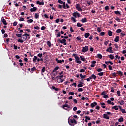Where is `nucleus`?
I'll return each mask as SVG.
<instances>
[{"label": "nucleus", "instance_id": "63", "mask_svg": "<svg viewBox=\"0 0 126 126\" xmlns=\"http://www.w3.org/2000/svg\"><path fill=\"white\" fill-rule=\"evenodd\" d=\"M58 3H60V4H63V1L61 0H59L58 1Z\"/></svg>", "mask_w": 126, "mask_h": 126}, {"label": "nucleus", "instance_id": "7", "mask_svg": "<svg viewBox=\"0 0 126 126\" xmlns=\"http://www.w3.org/2000/svg\"><path fill=\"white\" fill-rule=\"evenodd\" d=\"M113 49V47L111 46H110L108 48L106 49V52H109L110 54H113L114 51L112 50Z\"/></svg>", "mask_w": 126, "mask_h": 126}, {"label": "nucleus", "instance_id": "45", "mask_svg": "<svg viewBox=\"0 0 126 126\" xmlns=\"http://www.w3.org/2000/svg\"><path fill=\"white\" fill-rule=\"evenodd\" d=\"M16 37H19V38H21V37H22V34H19L18 33L16 34Z\"/></svg>", "mask_w": 126, "mask_h": 126}, {"label": "nucleus", "instance_id": "42", "mask_svg": "<svg viewBox=\"0 0 126 126\" xmlns=\"http://www.w3.org/2000/svg\"><path fill=\"white\" fill-rule=\"evenodd\" d=\"M33 21H34L33 20V19H32L27 20V22L30 23H32V22H33Z\"/></svg>", "mask_w": 126, "mask_h": 126}, {"label": "nucleus", "instance_id": "20", "mask_svg": "<svg viewBox=\"0 0 126 126\" xmlns=\"http://www.w3.org/2000/svg\"><path fill=\"white\" fill-rule=\"evenodd\" d=\"M89 36H90V33H89V32L86 33H85V34H84V37H85V38H86V39H87V38H88V37H89Z\"/></svg>", "mask_w": 126, "mask_h": 126}, {"label": "nucleus", "instance_id": "25", "mask_svg": "<svg viewBox=\"0 0 126 126\" xmlns=\"http://www.w3.org/2000/svg\"><path fill=\"white\" fill-rule=\"evenodd\" d=\"M81 21L83 23H85V22H87V19L86 18H83L82 19Z\"/></svg>", "mask_w": 126, "mask_h": 126}, {"label": "nucleus", "instance_id": "55", "mask_svg": "<svg viewBox=\"0 0 126 126\" xmlns=\"http://www.w3.org/2000/svg\"><path fill=\"white\" fill-rule=\"evenodd\" d=\"M97 72H101L103 71V69L102 68H99L97 70Z\"/></svg>", "mask_w": 126, "mask_h": 126}, {"label": "nucleus", "instance_id": "1", "mask_svg": "<svg viewBox=\"0 0 126 126\" xmlns=\"http://www.w3.org/2000/svg\"><path fill=\"white\" fill-rule=\"evenodd\" d=\"M70 118H71V117H69L68 119L69 125H70V126H74L75 125H77V121L75 119H74V118L72 119H70Z\"/></svg>", "mask_w": 126, "mask_h": 126}, {"label": "nucleus", "instance_id": "18", "mask_svg": "<svg viewBox=\"0 0 126 126\" xmlns=\"http://www.w3.org/2000/svg\"><path fill=\"white\" fill-rule=\"evenodd\" d=\"M51 89H53V90H55V91H59V90L60 89H59L58 88H56L55 86H52L51 87Z\"/></svg>", "mask_w": 126, "mask_h": 126}, {"label": "nucleus", "instance_id": "46", "mask_svg": "<svg viewBox=\"0 0 126 126\" xmlns=\"http://www.w3.org/2000/svg\"><path fill=\"white\" fill-rule=\"evenodd\" d=\"M63 8H64V9H65L66 8V6H65V2H64L63 3Z\"/></svg>", "mask_w": 126, "mask_h": 126}, {"label": "nucleus", "instance_id": "2", "mask_svg": "<svg viewBox=\"0 0 126 126\" xmlns=\"http://www.w3.org/2000/svg\"><path fill=\"white\" fill-rule=\"evenodd\" d=\"M27 37L28 40L30 39V34L25 33L22 36L21 39H23V41H26V40H27Z\"/></svg>", "mask_w": 126, "mask_h": 126}, {"label": "nucleus", "instance_id": "22", "mask_svg": "<svg viewBox=\"0 0 126 126\" xmlns=\"http://www.w3.org/2000/svg\"><path fill=\"white\" fill-rule=\"evenodd\" d=\"M117 72L118 75H120V76H123V75H124V74H123V73L121 71H117Z\"/></svg>", "mask_w": 126, "mask_h": 126}, {"label": "nucleus", "instance_id": "17", "mask_svg": "<svg viewBox=\"0 0 126 126\" xmlns=\"http://www.w3.org/2000/svg\"><path fill=\"white\" fill-rule=\"evenodd\" d=\"M103 118L106 119V120H109L110 119V117L108 116V114H103Z\"/></svg>", "mask_w": 126, "mask_h": 126}, {"label": "nucleus", "instance_id": "13", "mask_svg": "<svg viewBox=\"0 0 126 126\" xmlns=\"http://www.w3.org/2000/svg\"><path fill=\"white\" fill-rule=\"evenodd\" d=\"M91 79H94V80H95V79L97 78V76L95 75L92 74L90 76Z\"/></svg>", "mask_w": 126, "mask_h": 126}, {"label": "nucleus", "instance_id": "57", "mask_svg": "<svg viewBox=\"0 0 126 126\" xmlns=\"http://www.w3.org/2000/svg\"><path fill=\"white\" fill-rule=\"evenodd\" d=\"M115 20H116V21H117L118 22H120L121 21H120V18L119 17H116L115 18Z\"/></svg>", "mask_w": 126, "mask_h": 126}, {"label": "nucleus", "instance_id": "49", "mask_svg": "<svg viewBox=\"0 0 126 126\" xmlns=\"http://www.w3.org/2000/svg\"><path fill=\"white\" fill-rule=\"evenodd\" d=\"M98 74L99 76H103V75H104V72H100V73H98Z\"/></svg>", "mask_w": 126, "mask_h": 126}, {"label": "nucleus", "instance_id": "9", "mask_svg": "<svg viewBox=\"0 0 126 126\" xmlns=\"http://www.w3.org/2000/svg\"><path fill=\"white\" fill-rule=\"evenodd\" d=\"M55 61L57 62V63H64V60H59L58 58L55 59Z\"/></svg>", "mask_w": 126, "mask_h": 126}, {"label": "nucleus", "instance_id": "15", "mask_svg": "<svg viewBox=\"0 0 126 126\" xmlns=\"http://www.w3.org/2000/svg\"><path fill=\"white\" fill-rule=\"evenodd\" d=\"M36 10H37V8L36 7H33V8H31L30 9V11H31V12H35Z\"/></svg>", "mask_w": 126, "mask_h": 126}, {"label": "nucleus", "instance_id": "39", "mask_svg": "<svg viewBox=\"0 0 126 126\" xmlns=\"http://www.w3.org/2000/svg\"><path fill=\"white\" fill-rule=\"evenodd\" d=\"M97 57L99 59H102V58H103V56H102L101 54H98Z\"/></svg>", "mask_w": 126, "mask_h": 126}, {"label": "nucleus", "instance_id": "29", "mask_svg": "<svg viewBox=\"0 0 126 126\" xmlns=\"http://www.w3.org/2000/svg\"><path fill=\"white\" fill-rule=\"evenodd\" d=\"M100 105L102 106V108H103V109H105V108H106V106H105L106 104L105 103L102 102L100 103Z\"/></svg>", "mask_w": 126, "mask_h": 126}, {"label": "nucleus", "instance_id": "53", "mask_svg": "<svg viewBox=\"0 0 126 126\" xmlns=\"http://www.w3.org/2000/svg\"><path fill=\"white\" fill-rule=\"evenodd\" d=\"M36 70V67H33L31 69V71L32 72H33V71H35Z\"/></svg>", "mask_w": 126, "mask_h": 126}, {"label": "nucleus", "instance_id": "19", "mask_svg": "<svg viewBox=\"0 0 126 126\" xmlns=\"http://www.w3.org/2000/svg\"><path fill=\"white\" fill-rule=\"evenodd\" d=\"M55 35L56 36V38H59V37H61V32H55Z\"/></svg>", "mask_w": 126, "mask_h": 126}, {"label": "nucleus", "instance_id": "51", "mask_svg": "<svg viewBox=\"0 0 126 126\" xmlns=\"http://www.w3.org/2000/svg\"><path fill=\"white\" fill-rule=\"evenodd\" d=\"M78 91L79 92H82V91H83V89L80 88L78 89Z\"/></svg>", "mask_w": 126, "mask_h": 126}, {"label": "nucleus", "instance_id": "11", "mask_svg": "<svg viewBox=\"0 0 126 126\" xmlns=\"http://www.w3.org/2000/svg\"><path fill=\"white\" fill-rule=\"evenodd\" d=\"M58 41L61 43V44H63V43H65V42H66V40L65 39H62L61 40V38L58 39Z\"/></svg>", "mask_w": 126, "mask_h": 126}, {"label": "nucleus", "instance_id": "54", "mask_svg": "<svg viewBox=\"0 0 126 126\" xmlns=\"http://www.w3.org/2000/svg\"><path fill=\"white\" fill-rule=\"evenodd\" d=\"M121 91H117V94L118 96H121Z\"/></svg>", "mask_w": 126, "mask_h": 126}, {"label": "nucleus", "instance_id": "31", "mask_svg": "<svg viewBox=\"0 0 126 126\" xmlns=\"http://www.w3.org/2000/svg\"><path fill=\"white\" fill-rule=\"evenodd\" d=\"M80 76L81 78H82V79H84V78H85V77H86V75H82V74H80Z\"/></svg>", "mask_w": 126, "mask_h": 126}, {"label": "nucleus", "instance_id": "38", "mask_svg": "<svg viewBox=\"0 0 126 126\" xmlns=\"http://www.w3.org/2000/svg\"><path fill=\"white\" fill-rule=\"evenodd\" d=\"M76 40L80 41V42H83V40H81V37H77L76 38Z\"/></svg>", "mask_w": 126, "mask_h": 126}, {"label": "nucleus", "instance_id": "26", "mask_svg": "<svg viewBox=\"0 0 126 126\" xmlns=\"http://www.w3.org/2000/svg\"><path fill=\"white\" fill-rule=\"evenodd\" d=\"M60 69V67L59 66H57L54 69V70L52 71V72H55L57 71L58 69Z\"/></svg>", "mask_w": 126, "mask_h": 126}, {"label": "nucleus", "instance_id": "50", "mask_svg": "<svg viewBox=\"0 0 126 126\" xmlns=\"http://www.w3.org/2000/svg\"><path fill=\"white\" fill-rule=\"evenodd\" d=\"M38 57H39V58H42L43 57V54L42 53H39L37 55Z\"/></svg>", "mask_w": 126, "mask_h": 126}, {"label": "nucleus", "instance_id": "24", "mask_svg": "<svg viewBox=\"0 0 126 126\" xmlns=\"http://www.w3.org/2000/svg\"><path fill=\"white\" fill-rule=\"evenodd\" d=\"M121 32H122V30L121 29H118L116 31V33H117V34L121 33Z\"/></svg>", "mask_w": 126, "mask_h": 126}, {"label": "nucleus", "instance_id": "27", "mask_svg": "<svg viewBox=\"0 0 126 126\" xmlns=\"http://www.w3.org/2000/svg\"><path fill=\"white\" fill-rule=\"evenodd\" d=\"M119 38L120 37L119 36H116V37L114 39V42H116V43H117V42H119Z\"/></svg>", "mask_w": 126, "mask_h": 126}, {"label": "nucleus", "instance_id": "33", "mask_svg": "<svg viewBox=\"0 0 126 126\" xmlns=\"http://www.w3.org/2000/svg\"><path fill=\"white\" fill-rule=\"evenodd\" d=\"M118 103L120 104V105H124L125 104V101L124 100L119 101Z\"/></svg>", "mask_w": 126, "mask_h": 126}, {"label": "nucleus", "instance_id": "4", "mask_svg": "<svg viewBox=\"0 0 126 126\" xmlns=\"http://www.w3.org/2000/svg\"><path fill=\"white\" fill-rule=\"evenodd\" d=\"M75 62L76 63H78L79 64H81L82 62L81 61H80V57H78V56H75Z\"/></svg>", "mask_w": 126, "mask_h": 126}, {"label": "nucleus", "instance_id": "30", "mask_svg": "<svg viewBox=\"0 0 126 126\" xmlns=\"http://www.w3.org/2000/svg\"><path fill=\"white\" fill-rule=\"evenodd\" d=\"M118 122H119V123H122V122H124V118L123 117H121L118 119Z\"/></svg>", "mask_w": 126, "mask_h": 126}, {"label": "nucleus", "instance_id": "28", "mask_svg": "<svg viewBox=\"0 0 126 126\" xmlns=\"http://www.w3.org/2000/svg\"><path fill=\"white\" fill-rule=\"evenodd\" d=\"M112 109H114L115 111H118V110H119V108H118V106L117 105L112 107Z\"/></svg>", "mask_w": 126, "mask_h": 126}, {"label": "nucleus", "instance_id": "32", "mask_svg": "<svg viewBox=\"0 0 126 126\" xmlns=\"http://www.w3.org/2000/svg\"><path fill=\"white\" fill-rule=\"evenodd\" d=\"M109 58L110 59H111V60H114L115 59V56H114V55H113L112 54H110L109 55Z\"/></svg>", "mask_w": 126, "mask_h": 126}, {"label": "nucleus", "instance_id": "59", "mask_svg": "<svg viewBox=\"0 0 126 126\" xmlns=\"http://www.w3.org/2000/svg\"><path fill=\"white\" fill-rule=\"evenodd\" d=\"M18 43H23V40L19 39H18Z\"/></svg>", "mask_w": 126, "mask_h": 126}, {"label": "nucleus", "instance_id": "52", "mask_svg": "<svg viewBox=\"0 0 126 126\" xmlns=\"http://www.w3.org/2000/svg\"><path fill=\"white\" fill-rule=\"evenodd\" d=\"M47 45L48 47H51V42L50 41H48L47 42Z\"/></svg>", "mask_w": 126, "mask_h": 126}, {"label": "nucleus", "instance_id": "5", "mask_svg": "<svg viewBox=\"0 0 126 126\" xmlns=\"http://www.w3.org/2000/svg\"><path fill=\"white\" fill-rule=\"evenodd\" d=\"M72 15L73 16H74V17H75V18H76V17H80V14H79V13L77 12H75L74 13H72Z\"/></svg>", "mask_w": 126, "mask_h": 126}, {"label": "nucleus", "instance_id": "61", "mask_svg": "<svg viewBox=\"0 0 126 126\" xmlns=\"http://www.w3.org/2000/svg\"><path fill=\"white\" fill-rule=\"evenodd\" d=\"M97 31H98V32H101V31H102V30H101V28L98 27V28H97Z\"/></svg>", "mask_w": 126, "mask_h": 126}, {"label": "nucleus", "instance_id": "37", "mask_svg": "<svg viewBox=\"0 0 126 126\" xmlns=\"http://www.w3.org/2000/svg\"><path fill=\"white\" fill-rule=\"evenodd\" d=\"M101 122V118H98L97 120L96 121V124H100Z\"/></svg>", "mask_w": 126, "mask_h": 126}, {"label": "nucleus", "instance_id": "12", "mask_svg": "<svg viewBox=\"0 0 126 126\" xmlns=\"http://www.w3.org/2000/svg\"><path fill=\"white\" fill-rule=\"evenodd\" d=\"M1 21V22H2V23L4 24V25H7V22H6V20L5 19L3 18V17H2Z\"/></svg>", "mask_w": 126, "mask_h": 126}, {"label": "nucleus", "instance_id": "10", "mask_svg": "<svg viewBox=\"0 0 126 126\" xmlns=\"http://www.w3.org/2000/svg\"><path fill=\"white\" fill-rule=\"evenodd\" d=\"M97 105H98V103H97V102H94L91 103L90 106H91V108H94V107H96V106H97Z\"/></svg>", "mask_w": 126, "mask_h": 126}, {"label": "nucleus", "instance_id": "41", "mask_svg": "<svg viewBox=\"0 0 126 126\" xmlns=\"http://www.w3.org/2000/svg\"><path fill=\"white\" fill-rule=\"evenodd\" d=\"M45 70H46V67H44L42 69H41V73H44L45 72Z\"/></svg>", "mask_w": 126, "mask_h": 126}, {"label": "nucleus", "instance_id": "14", "mask_svg": "<svg viewBox=\"0 0 126 126\" xmlns=\"http://www.w3.org/2000/svg\"><path fill=\"white\" fill-rule=\"evenodd\" d=\"M105 64H107V65H109V64L111 65H113V64H114V63H113L112 61H105Z\"/></svg>", "mask_w": 126, "mask_h": 126}, {"label": "nucleus", "instance_id": "3", "mask_svg": "<svg viewBox=\"0 0 126 126\" xmlns=\"http://www.w3.org/2000/svg\"><path fill=\"white\" fill-rule=\"evenodd\" d=\"M62 108L63 109H64V110H66L67 111H68V110H67V109H70V110H71L72 109V107L69 106V105L68 104H64L63 105ZM65 108H67V109Z\"/></svg>", "mask_w": 126, "mask_h": 126}, {"label": "nucleus", "instance_id": "47", "mask_svg": "<svg viewBox=\"0 0 126 126\" xmlns=\"http://www.w3.org/2000/svg\"><path fill=\"white\" fill-rule=\"evenodd\" d=\"M91 63H92V64H94V65L96 64V63H97V62L96 61H92Z\"/></svg>", "mask_w": 126, "mask_h": 126}, {"label": "nucleus", "instance_id": "60", "mask_svg": "<svg viewBox=\"0 0 126 126\" xmlns=\"http://www.w3.org/2000/svg\"><path fill=\"white\" fill-rule=\"evenodd\" d=\"M85 119H86V120H88V121H90V117H89L87 116H85Z\"/></svg>", "mask_w": 126, "mask_h": 126}, {"label": "nucleus", "instance_id": "6", "mask_svg": "<svg viewBox=\"0 0 126 126\" xmlns=\"http://www.w3.org/2000/svg\"><path fill=\"white\" fill-rule=\"evenodd\" d=\"M76 8L77 9L78 11L82 12V9H81V7H80V5L79 4H76Z\"/></svg>", "mask_w": 126, "mask_h": 126}, {"label": "nucleus", "instance_id": "58", "mask_svg": "<svg viewBox=\"0 0 126 126\" xmlns=\"http://www.w3.org/2000/svg\"><path fill=\"white\" fill-rule=\"evenodd\" d=\"M108 68L109 70H113V68L112 67V66L111 65H108Z\"/></svg>", "mask_w": 126, "mask_h": 126}, {"label": "nucleus", "instance_id": "35", "mask_svg": "<svg viewBox=\"0 0 126 126\" xmlns=\"http://www.w3.org/2000/svg\"><path fill=\"white\" fill-rule=\"evenodd\" d=\"M111 76H113L114 77H116L117 76V73L114 72L111 74Z\"/></svg>", "mask_w": 126, "mask_h": 126}, {"label": "nucleus", "instance_id": "48", "mask_svg": "<svg viewBox=\"0 0 126 126\" xmlns=\"http://www.w3.org/2000/svg\"><path fill=\"white\" fill-rule=\"evenodd\" d=\"M114 13L115 14H119L120 15H121V13H120V11H115L114 12Z\"/></svg>", "mask_w": 126, "mask_h": 126}, {"label": "nucleus", "instance_id": "34", "mask_svg": "<svg viewBox=\"0 0 126 126\" xmlns=\"http://www.w3.org/2000/svg\"><path fill=\"white\" fill-rule=\"evenodd\" d=\"M77 27H81L82 26H83V24H81L80 23H77Z\"/></svg>", "mask_w": 126, "mask_h": 126}, {"label": "nucleus", "instance_id": "62", "mask_svg": "<svg viewBox=\"0 0 126 126\" xmlns=\"http://www.w3.org/2000/svg\"><path fill=\"white\" fill-rule=\"evenodd\" d=\"M83 85L81 84H79L78 85H77V87H83Z\"/></svg>", "mask_w": 126, "mask_h": 126}, {"label": "nucleus", "instance_id": "43", "mask_svg": "<svg viewBox=\"0 0 126 126\" xmlns=\"http://www.w3.org/2000/svg\"><path fill=\"white\" fill-rule=\"evenodd\" d=\"M37 57L36 56H34V58H33V62H36V61L37 60Z\"/></svg>", "mask_w": 126, "mask_h": 126}, {"label": "nucleus", "instance_id": "21", "mask_svg": "<svg viewBox=\"0 0 126 126\" xmlns=\"http://www.w3.org/2000/svg\"><path fill=\"white\" fill-rule=\"evenodd\" d=\"M108 35L109 36V37H112V36H113V32H111V30H109L108 31Z\"/></svg>", "mask_w": 126, "mask_h": 126}, {"label": "nucleus", "instance_id": "36", "mask_svg": "<svg viewBox=\"0 0 126 126\" xmlns=\"http://www.w3.org/2000/svg\"><path fill=\"white\" fill-rule=\"evenodd\" d=\"M71 20H72L73 22H76V19L73 17H71Z\"/></svg>", "mask_w": 126, "mask_h": 126}, {"label": "nucleus", "instance_id": "16", "mask_svg": "<svg viewBox=\"0 0 126 126\" xmlns=\"http://www.w3.org/2000/svg\"><path fill=\"white\" fill-rule=\"evenodd\" d=\"M36 3L39 5H44V4H45L43 0H42L41 2H40V1H37Z\"/></svg>", "mask_w": 126, "mask_h": 126}, {"label": "nucleus", "instance_id": "56", "mask_svg": "<svg viewBox=\"0 0 126 126\" xmlns=\"http://www.w3.org/2000/svg\"><path fill=\"white\" fill-rule=\"evenodd\" d=\"M17 23H18L17 22L15 21V22L13 23V26H16V25H17Z\"/></svg>", "mask_w": 126, "mask_h": 126}, {"label": "nucleus", "instance_id": "8", "mask_svg": "<svg viewBox=\"0 0 126 126\" xmlns=\"http://www.w3.org/2000/svg\"><path fill=\"white\" fill-rule=\"evenodd\" d=\"M88 51V46H85L82 47V53H86Z\"/></svg>", "mask_w": 126, "mask_h": 126}, {"label": "nucleus", "instance_id": "23", "mask_svg": "<svg viewBox=\"0 0 126 126\" xmlns=\"http://www.w3.org/2000/svg\"><path fill=\"white\" fill-rule=\"evenodd\" d=\"M80 59L81 60V61H82V62H84L85 61V58L84 57V56H80Z\"/></svg>", "mask_w": 126, "mask_h": 126}, {"label": "nucleus", "instance_id": "64", "mask_svg": "<svg viewBox=\"0 0 126 126\" xmlns=\"http://www.w3.org/2000/svg\"><path fill=\"white\" fill-rule=\"evenodd\" d=\"M105 9L106 10H109V9H110L109 8V6H105Z\"/></svg>", "mask_w": 126, "mask_h": 126}, {"label": "nucleus", "instance_id": "40", "mask_svg": "<svg viewBox=\"0 0 126 126\" xmlns=\"http://www.w3.org/2000/svg\"><path fill=\"white\" fill-rule=\"evenodd\" d=\"M39 14L35 13V18L36 19H37V18H39Z\"/></svg>", "mask_w": 126, "mask_h": 126}, {"label": "nucleus", "instance_id": "44", "mask_svg": "<svg viewBox=\"0 0 126 126\" xmlns=\"http://www.w3.org/2000/svg\"><path fill=\"white\" fill-rule=\"evenodd\" d=\"M107 94V93H106V92L103 91L101 93V95L102 96H105V95H106Z\"/></svg>", "mask_w": 126, "mask_h": 126}]
</instances>
